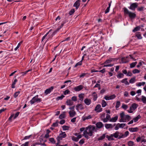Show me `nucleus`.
<instances>
[{"label":"nucleus","mask_w":146,"mask_h":146,"mask_svg":"<svg viewBox=\"0 0 146 146\" xmlns=\"http://www.w3.org/2000/svg\"><path fill=\"white\" fill-rule=\"evenodd\" d=\"M65 112H64L63 113L61 114L59 116V118L60 119H61L63 118H65V115L64 113Z\"/></svg>","instance_id":"31"},{"label":"nucleus","mask_w":146,"mask_h":146,"mask_svg":"<svg viewBox=\"0 0 146 146\" xmlns=\"http://www.w3.org/2000/svg\"><path fill=\"white\" fill-rule=\"evenodd\" d=\"M63 137L62 136V135H60V134L59 135L58 137L57 138V141H60V140L62 139V138Z\"/></svg>","instance_id":"42"},{"label":"nucleus","mask_w":146,"mask_h":146,"mask_svg":"<svg viewBox=\"0 0 146 146\" xmlns=\"http://www.w3.org/2000/svg\"><path fill=\"white\" fill-rule=\"evenodd\" d=\"M121 60L122 63H126L128 62V61L126 60L125 58L124 57L122 58Z\"/></svg>","instance_id":"48"},{"label":"nucleus","mask_w":146,"mask_h":146,"mask_svg":"<svg viewBox=\"0 0 146 146\" xmlns=\"http://www.w3.org/2000/svg\"><path fill=\"white\" fill-rule=\"evenodd\" d=\"M138 106V105L135 103H133L132 104L131 106L130 107V109L131 110V109L134 110L136 109Z\"/></svg>","instance_id":"16"},{"label":"nucleus","mask_w":146,"mask_h":146,"mask_svg":"<svg viewBox=\"0 0 146 146\" xmlns=\"http://www.w3.org/2000/svg\"><path fill=\"white\" fill-rule=\"evenodd\" d=\"M140 27L139 26L136 27L133 30V32H135L136 31H138L140 30Z\"/></svg>","instance_id":"26"},{"label":"nucleus","mask_w":146,"mask_h":146,"mask_svg":"<svg viewBox=\"0 0 146 146\" xmlns=\"http://www.w3.org/2000/svg\"><path fill=\"white\" fill-rule=\"evenodd\" d=\"M133 142L132 141H130L128 142V145L129 146H132L133 145Z\"/></svg>","instance_id":"56"},{"label":"nucleus","mask_w":146,"mask_h":146,"mask_svg":"<svg viewBox=\"0 0 146 146\" xmlns=\"http://www.w3.org/2000/svg\"><path fill=\"white\" fill-rule=\"evenodd\" d=\"M141 100L143 103H146V98L145 96H142Z\"/></svg>","instance_id":"34"},{"label":"nucleus","mask_w":146,"mask_h":146,"mask_svg":"<svg viewBox=\"0 0 146 146\" xmlns=\"http://www.w3.org/2000/svg\"><path fill=\"white\" fill-rule=\"evenodd\" d=\"M119 132L117 131H116L115 133L112 134L113 137H114L115 138H117L119 136Z\"/></svg>","instance_id":"27"},{"label":"nucleus","mask_w":146,"mask_h":146,"mask_svg":"<svg viewBox=\"0 0 146 146\" xmlns=\"http://www.w3.org/2000/svg\"><path fill=\"white\" fill-rule=\"evenodd\" d=\"M102 106L103 107H105L107 105L106 102L104 100H103L102 101Z\"/></svg>","instance_id":"35"},{"label":"nucleus","mask_w":146,"mask_h":146,"mask_svg":"<svg viewBox=\"0 0 146 146\" xmlns=\"http://www.w3.org/2000/svg\"><path fill=\"white\" fill-rule=\"evenodd\" d=\"M84 139H82L80 140V141L79 142V143L80 144H82L84 143Z\"/></svg>","instance_id":"59"},{"label":"nucleus","mask_w":146,"mask_h":146,"mask_svg":"<svg viewBox=\"0 0 146 146\" xmlns=\"http://www.w3.org/2000/svg\"><path fill=\"white\" fill-rule=\"evenodd\" d=\"M116 96L114 94L112 95L109 96H106L104 98L106 100H112L114 98H115Z\"/></svg>","instance_id":"9"},{"label":"nucleus","mask_w":146,"mask_h":146,"mask_svg":"<svg viewBox=\"0 0 146 146\" xmlns=\"http://www.w3.org/2000/svg\"><path fill=\"white\" fill-rule=\"evenodd\" d=\"M78 97L79 98V100L81 101H82L84 97V94H80L79 95Z\"/></svg>","instance_id":"24"},{"label":"nucleus","mask_w":146,"mask_h":146,"mask_svg":"<svg viewBox=\"0 0 146 146\" xmlns=\"http://www.w3.org/2000/svg\"><path fill=\"white\" fill-rule=\"evenodd\" d=\"M65 23V22H63V23H62L61 25V26H60V27H58L55 31H56V32L58 31L62 27L63 25Z\"/></svg>","instance_id":"40"},{"label":"nucleus","mask_w":146,"mask_h":146,"mask_svg":"<svg viewBox=\"0 0 146 146\" xmlns=\"http://www.w3.org/2000/svg\"><path fill=\"white\" fill-rule=\"evenodd\" d=\"M65 122V121L64 119L61 120L60 122V123L61 124H63Z\"/></svg>","instance_id":"63"},{"label":"nucleus","mask_w":146,"mask_h":146,"mask_svg":"<svg viewBox=\"0 0 146 146\" xmlns=\"http://www.w3.org/2000/svg\"><path fill=\"white\" fill-rule=\"evenodd\" d=\"M94 110L97 112H99L102 111V109L101 108V106L100 105L98 104L95 107Z\"/></svg>","instance_id":"7"},{"label":"nucleus","mask_w":146,"mask_h":146,"mask_svg":"<svg viewBox=\"0 0 146 146\" xmlns=\"http://www.w3.org/2000/svg\"><path fill=\"white\" fill-rule=\"evenodd\" d=\"M118 59V58H111L110 59L107 60L103 64L104 65V67H111L113 65V64H108L111 62L115 60H117Z\"/></svg>","instance_id":"2"},{"label":"nucleus","mask_w":146,"mask_h":146,"mask_svg":"<svg viewBox=\"0 0 146 146\" xmlns=\"http://www.w3.org/2000/svg\"><path fill=\"white\" fill-rule=\"evenodd\" d=\"M96 125L97 127L99 129L101 128L104 126L103 124L101 122H97L96 124Z\"/></svg>","instance_id":"12"},{"label":"nucleus","mask_w":146,"mask_h":146,"mask_svg":"<svg viewBox=\"0 0 146 146\" xmlns=\"http://www.w3.org/2000/svg\"><path fill=\"white\" fill-rule=\"evenodd\" d=\"M93 94L94 96V101L96 100L97 98V95L96 94V93L95 92H94L93 93Z\"/></svg>","instance_id":"58"},{"label":"nucleus","mask_w":146,"mask_h":146,"mask_svg":"<svg viewBox=\"0 0 146 146\" xmlns=\"http://www.w3.org/2000/svg\"><path fill=\"white\" fill-rule=\"evenodd\" d=\"M145 84V82H139L136 84V85L138 86H140L142 85H144Z\"/></svg>","instance_id":"36"},{"label":"nucleus","mask_w":146,"mask_h":146,"mask_svg":"<svg viewBox=\"0 0 146 146\" xmlns=\"http://www.w3.org/2000/svg\"><path fill=\"white\" fill-rule=\"evenodd\" d=\"M122 108L125 110H126L128 108V106L127 105L123 104L122 106Z\"/></svg>","instance_id":"51"},{"label":"nucleus","mask_w":146,"mask_h":146,"mask_svg":"<svg viewBox=\"0 0 146 146\" xmlns=\"http://www.w3.org/2000/svg\"><path fill=\"white\" fill-rule=\"evenodd\" d=\"M135 77L134 76L131 78L129 81V82L131 84L134 83L135 81Z\"/></svg>","instance_id":"25"},{"label":"nucleus","mask_w":146,"mask_h":146,"mask_svg":"<svg viewBox=\"0 0 146 146\" xmlns=\"http://www.w3.org/2000/svg\"><path fill=\"white\" fill-rule=\"evenodd\" d=\"M138 6V3H133L131 5L129 8L132 10L134 11L135 8Z\"/></svg>","instance_id":"5"},{"label":"nucleus","mask_w":146,"mask_h":146,"mask_svg":"<svg viewBox=\"0 0 146 146\" xmlns=\"http://www.w3.org/2000/svg\"><path fill=\"white\" fill-rule=\"evenodd\" d=\"M135 35L138 39H141L142 38L141 35L140 34L139 32L137 33H136Z\"/></svg>","instance_id":"28"},{"label":"nucleus","mask_w":146,"mask_h":146,"mask_svg":"<svg viewBox=\"0 0 146 146\" xmlns=\"http://www.w3.org/2000/svg\"><path fill=\"white\" fill-rule=\"evenodd\" d=\"M71 100L72 101H73L75 102L77 100V97L76 96H74L72 97Z\"/></svg>","instance_id":"53"},{"label":"nucleus","mask_w":146,"mask_h":146,"mask_svg":"<svg viewBox=\"0 0 146 146\" xmlns=\"http://www.w3.org/2000/svg\"><path fill=\"white\" fill-rule=\"evenodd\" d=\"M49 141L52 143L54 144L56 142L54 140V139L53 138H50L49 139Z\"/></svg>","instance_id":"39"},{"label":"nucleus","mask_w":146,"mask_h":146,"mask_svg":"<svg viewBox=\"0 0 146 146\" xmlns=\"http://www.w3.org/2000/svg\"><path fill=\"white\" fill-rule=\"evenodd\" d=\"M139 72H140L139 70H138L137 69H135L133 71V74L138 73Z\"/></svg>","instance_id":"54"},{"label":"nucleus","mask_w":146,"mask_h":146,"mask_svg":"<svg viewBox=\"0 0 146 146\" xmlns=\"http://www.w3.org/2000/svg\"><path fill=\"white\" fill-rule=\"evenodd\" d=\"M83 88V86L82 85L76 86L74 88V90L76 92L80 91Z\"/></svg>","instance_id":"8"},{"label":"nucleus","mask_w":146,"mask_h":146,"mask_svg":"<svg viewBox=\"0 0 146 146\" xmlns=\"http://www.w3.org/2000/svg\"><path fill=\"white\" fill-rule=\"evenodd\" d=\"M84 101L87 105H90L91 103V100L89 99L86 98L84 100Z\"/></svg>","instance_id":"14"},{"label":"nucleus","mask_w":146,"mask_h":146,"mask_svg":"<svg viewBox=\"0 0 146 146\" xmlns=\"http://www.w3.org/2000/svg\"><path fill=\"white\" fill-rule=\"evenodd\" d=\"M137 62H133L131 63L130 64V67L131 68H132L134 67L136 65Z\"/></svg>","instance_id":"33"},{"label":"nucleus","mask_w":146,"mask_h":146,"mask_svg":"<svg viewBox=\"0 0 146 146\" xmlns=\"http://www.w3.org/2000/svg\"><path fill=\"white\" fill-rule=\"evenodd\" d=\"M29 142H27L23 144L22 146H28Z\"/></svg>","instance_id":"64"},{"label":"nucleus","mask_w":146,"mask_h":146,"mask_svg":"<svg viewBox=\"0 0 146 146\" xmlns=\"http://www.w3.org/2000/svg\"><path fill=\"white\" fill-rule=\"evenodd\" d=\"M17 79H15L14 80L13 82L12 85V88H15V85L16 84V83L17 82Z\"/></svg>","instance_id":"38"},{"label":"nucleus","mask_w":146,"mask_h":146,"mask_svg":"<svg viewBox=\"0 0 146 146\" xmlns=\"http://www.w3.org/2000/svg\"><path fill=\"white\" fill-rule=\"evenodd\" d=\"M64 96L63 95H62L61 96H58L56 98V100H61L64 97Z\"/></svg>","instance_id":"43"},{"label":"nucleus","mask_w":146,"mask_h":146,"mask_svg":"<svg viewBox=\"0 0 146 146\" xmlns=\"http://www.w3.org/2000/svg\"><path fill=\"white\" fill-rule=\"evenodd\" d=\"M118 125L119 126V127L121 128H123L126 125L125 123H121L120 124L118 123Z\"/></svg>","instance_id":"37"},{"label":"nucleus","mask_w":146,"mask_h":146,"mask_svg":"<svg viewBox=\"0 0 146 146\" xmlns=\"http://www.w3.org/2000/svg\"><path fill=\"white\" fill-rule=\"evenodd\" d=\"M58 125V122H56L55 123H54L52 125V126L55 127L56 126H57Z\"/></svg>","instance_id":"61"},{"label":"nucleus","mask_w":146,"mask_h":146,"mask_svg":"<svg viewBox=\"0 0 146 146\" xmlns=\"http://www.w3.org/2000/svg\"><path fill=\"white\" fill-rule=\"evenodd\" d=\"M123 10L125 13L128 14L129 16L131 18H134L135 17L136 15L135 13L129 12L126 8H124Z\"/></svg>","instance_id":"3"},{"label":"nucleus","mask_w":146,"mask_h":146,"mask_svg":"<svg viewBox=\"0 0 146 146\" xmlns=\"http://www.w3.org/2000/svg\"><path fill=\"white\" fill-rule=\"evenodd\" d=\"M60 135H62L63 137L64 138L66 137V135L65 132H62L61 133H60Z\"/></svg>","instance_id":"45"},{"label":"nucleus","mask_w":146,"mask_h":146,"mask_svg":"<svg viewBox=\"0 0 146 146\" xmlns=\"http://www.w3.org/2000/svg\"><path fill=\"white\" fill-rule=\"evenodd\" d=\"M20 93V92L19 91L15 92L13 95L14 97L15 98H16L18 96Z\"/></svg>","instance_id":"44"},{"label":"nucleus","mask_w":146,"mask_h":146,"mask_svg":"<svg viewBox=\"0 0 146 146\" xmlns=\"http://www.w3.org/2000/svg\"><path fill=\"white\" fill-rule=\"evenodd\" d=\"M129 132L128 131H126L124 134H123V135L124 136V137H127L129 135Z\"/></svg>","instance_id":"60"},{"label":"nucleus","mask_w":146,"mask_h":146,"mask_svg":"<svg viewBox=\"0 0 146 146\" xmlns=\"http://www.w3.org/2000/svg\"><path fill=\"white\" fill-rule=\"evenodd\" d=\"M127 78H125L122 80L121 82L122 83H124L126 85H128L129 84L127 81Z\"/></svg>","instance_id":"19"},{"label":"nucleus","mask_w":146,"mask_h":146,"mask_svg":"<svg viewBox=\"0 0 146 146\" xmlns=\"http://www.w3.org/2000/svg\"><path fill=\"white\" fill-rule=\"evenodd\" d=\"M129 130L130 131L134 132L137 131L138 129L137 127L130 128H129Z\"/></svg>","instance_id":"18"},{"label":"nucleus","mask_w":146,"mask_h":146,"mask_svg":"<svg viewBox=\"0 0 146 146\" xmlns=\"http://www.w3.org/2000/svg\"><path fill=\"white\" fill-rule=\"evenodd\" d=\"M118 117L117 116H116L115 117H112L110 121L115 122L117 119Z\"/></svg>","instance_id":"22"},{"label":"nucleus","mask_w":146,"mask_h":146,"mask_svg":"<svg viewBox=\"0 0 146 146\" xmlns=\"http://www.w3.org/2000/svg\"><path fill=\"white\" fill-rule=\"evenodd\" d=\"M53 89V87L52 86L50 88L46 89L44 92V93L46 95L50 93L51 92Z\"/></svg>","instance_id":"11"},{"label":"nucleus","mask_w":146,"mask_h":146,"mask_svg":"<svg viewBox=\"0 0 146 146\" xmlns=\"http://www.w3.org/2000/svg\"><path fill=\"white\" fill-rule=\"evenodd\" d=\"M82 64V60H81L80 62L77 63L75 65L74 67H76L78 65H81Z\"/></svg>","instance_id":"47"},{"label":"nucleus","mask_w":146,"mask_h":146,"mask_svg":"<svg viewBox=\"0 0 146 146\" xmlns=\"http://www.w3.org/2000/svg\"><path fill=\"white\" fill-rule=\"evenodd\" d=\"M75 12V10L74 9H72L69 12V14L70 15H72Z\"/></svg>","instance_id":"50"},{"label":"nucleus","mask_w":146,"mask_h":146,"mask_svg":"<svg viewBox=\"0 0 146 146\" xmlns=\"http://www.w3.org/2000/svg\"><path fill=\"white\" fill-rule=\"evenodd\" d=\"M120 105V102L119 101H117L116 103L115 107L116 108H118Z\"/></svg>","instance_id":"41"},{"label":"nucleus","mask_w":146,"mask_h":146,"mask_svg":"<svg viewBox=\"0 0 146 146\" xmlns=\"http://www.w3.org/2000/svg\"><path fill=\"white\" fill-rule=\"evenodd\" d=\"M124 76V75L123 74L119 73L117 75V77L119 78H121L123 77Z\"/></svg>","instance_id":"55"},{"label":"nucleus","mask_w":146,"mask_h":146,"mask_svg":"<svg viewBox=\"0 0 146 146\" xmlns=\"http://www.w3.org/2000/svg\"><path fill=\"white\" fill-rule=\"evenodd\" d=\"M70 91L68 90H66L64 92V95H66L67 94H68L70 93Z\"/></svg>","instance_id":"52"},{"label":"nucleus","mask_w":146,"mask_h":146,"mask_svg":"<svg viewBox=\"0 0 146 146\" xmlns=\"http://www.w3.org/2000/svg\"><path fill=\"white\" fill-rule=\"evenodd\" d=\"M80 0H78L76 2L74 3V6L76 7V9H77L80 5Z\"/></svg>","instance_id":"15"},{"label":"nucleus","mask_w":146,"mask_h":146,"mask_svg":"<svg viewBox=\"0 0 146 146\" xmlns=\"http://www.w3.org/2000/svg\"><path fill=\"white\" fill-rule=\"evenodd\" d=\"M76 108L78 111H79V110H82L84 109L83 105L81 104H78L76 106Z\"/></svg>","instance_id":"6"},{"label":"nucleus","mask_w":146,"mask_h":146,"mask_svg":"<svg viewBox=\"0 0 146 146\" xmlns=\"http://www.w3.org/2000/svg\"><path fill=\"white\" fill-rule=\"evenodd\" d=\"M96 127L95 126L90 125L86 128V130L84 131L83 135L84 137L87 139L89 138V136H91L93 135V131L95 130Z\"/></svg>","instance_id":"1"},{"label":"nucleus","mask_w":146,"mask_h":146,"mask_svg":"<svg viewBox=\"0 0 146 146\" xmlns=\"http://www.w3.org/2000/svg\"><path fill=\"white\" fill-rule=\"evenodd\" d=\"M124 119L125 120V121H126V120L127 119L129 121L130 120L131 118L130 116H129V115H125V117H124Z\"/></svg>","instance_id":"29"},{"label":"nucleus","mask_w":146,"mask_h":146,"mask_svg":"<svg viewBox=\"0 0 146 146\" xmlns=\"http://www.w3.org/2000/svg\"><path fill=\"white\" fill-rule=\"evenodd\" d=\"M19 112H17V113H16L15 114V116H14V117L13 118L14 119H15L16 118V117L18 116V115H19Z\"/></svg>","instance_id":"62"},{"label":"nucleus","mask_w":146,"mask_h":146,"mask_svg":"<svg viewBox=\"0 0 146 146\" xmlns=\"http://www.w3.org/2000/svg\"><path fill=\"white\" fill-rule=\"evenodd\" d=\"M107 138H108V140L111 141L112 140H114V139L113 138V136L112 134H111L110 136H109L108 135H107L106 136Z\"/></svg>","instance_id":"23"},{"label":"nucleus","mask_w":146,"mask_h":146,"mask_svg":"<svg viewBox=\"0 0 146 146\" xmlns=\"http://www.w3.org/2000/svg\"><path fill=\"white\" fill-rule=\"evenodd\" d=\"M105 137V134H104L103 135H102V136H101L100 137L98 138V141L101 140L103 139Z\"/></svg>","instance_id":"30"},{"label":"nucleus","mask_w":146,"mask_h":146,"mask_svg":"<svg viewBox=\"0 0 146 146\" xmlns=\"http://www.w3.org/2000/svg\"><path fill=\"white\" fill-rule=\"evenodd\" d=\"M62 128L63 130H68L69 128V127L66 125H64L62 127Z\"/></svg>","instance_id":"46"},{"label":"nucleus","mask_w":146,"mask_h":146,"mask_svg":"<svg viewBox=\"0 0 146 146\" xmlns=\"http://www.w3.org/2000/svg\"><path fill=\"white\" fill-rule=\"evenodd\" d=\"M93 116L92 115H89L87 116H83L82 117V119L84 121L86 119H92V118Z\"/></svg>","instance_id":"13"},{"label":"nucleus","mask_w":146,"mask_h":146,"mask_svg":"<svg viewBox=\"0 0 146 146\" xmlns=\"http://www.w3.org/2000/svg\"><path fill=\"white\" fill-rule=\"evenodd\" d=\"M41 101V99L38 98V95H37L32 98L30 101V102L31 104H33L35 102H40Z\"/></svg>","instance_id":"4"},{"label":"nucleus","mask_w":146,"mask_h":146,"mask_svg":"<svg viewBox=\"0 0 146 146\" xmlns=\"http://www.w3.org/2000/svg\"><path fill=\"white\" fill-rule=\"evenodd\" d=\"M66 103L67 105L70 106L73 105V102L70 99L68 100L66 102Z\"/></svg>","instance_id":"20"},{"label":"nucleus","mask_w":146,"mask_h":146,"mask_svg":"<svg viewBox=\"0 0 146 146\" xmlns=\"http://www.w3.org/2000/svg\"><path fill=\"white\" fill-rule=\"evenodd\" d=\"M120 116L121 118H124L125 115L123 112H122L120 114Z\"/></svg>","instance_id":"57"},{"label":"nucleus","mask_w":146,"mask_h":146,"mask_svg":"<svg viewBox=\"0 0 146 146\" xmlns=\"http://www.w3.org/2000/svg\"><path fill=\"white\" fill-rule=\"evenodd\" d=\"M141 118V116L139 115H138L137 117L134 118L133 119L135 122H137L138 119Z\"/></svg>","instance_id":"32"},{"label":"nucleus","mask_w":146,"mask_h":146,"mask_svg":"<svg viewBox=\"0 0 146 146\" xmlns=\"http://www.w3.org/2000/svg\"><path fill=\"white\" fill-rule=\"evenodd\" d=\"M69 113L70 115V117H73L76 114V112L74 110H72L70 111L69 112Z\"/></svg>","instance_id":"17"},{"label":"nucleus","mask_w":146,"mask_h":146,"mask_svg":"<svg viewBox=\"0 0 146 146\" xmlns=\"http://www.w3.org/2000/svg\"><path fill=\"white\" fill-rule=\"evenodd\" d=\"M115 124H114V125H113L111 124L106 123L105 124V127L107 129H108L109 128L111 129L115 126Z\"/></svg>","instance_id":"10"},{"label":"nucleus","mask_w":146,"mask_h":146,"mask_svg":"<svg viewBox=\"0 0 146 146\" xmlns=\"http://www.w3.org/2000/svg\"><path fill=\"white\" fill-rule=\"evenodd\" d=\"M72 139L74 141H78V140L77 137H75L74 136H72Z\"/></svg>","instance_id":"49"},{"label":"nucleus","mask_w":146,"mask_h":146,"mask_svg":"<svg viewBox=\"0 0 146 146\" xmlns=\"http://www.w3.org/2000/svg\"><path fill=\"white\" fill-rule=\"evenodd\" d=\"M136 141L137 142H139L140 141L141 142H145L146 141L145 139H142V137H139L136 139Z\"/></svg>","instance_id":"21"}]
</instances>
